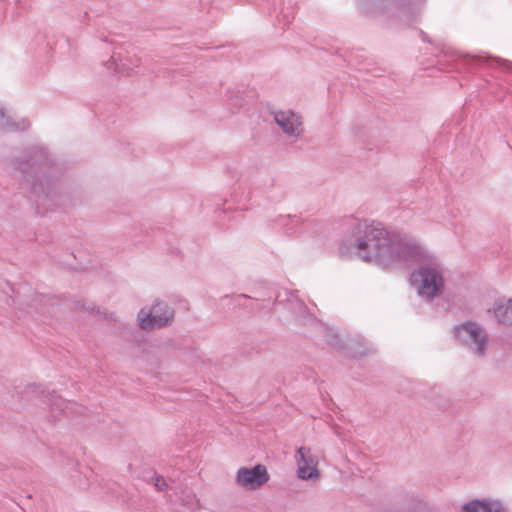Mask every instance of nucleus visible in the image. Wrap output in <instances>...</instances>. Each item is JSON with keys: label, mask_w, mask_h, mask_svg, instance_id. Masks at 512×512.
I'll list each match as a JSON object with an SVG mask.
<instances>
[{"label": "nucleus", "mask_w": 512, "mask_h": 512, "mask_svg": "<svg viewBox=\"0 0 512 512\" xmlns=\"http://www.w3.org/2000/svg\"><path fill=\"white\" fill-rule=\"evenodd\" d=\"M491 64L501 66L503 69L512 70V62L499 58H492L489 60Z\"/></svg>", "instance_id": "nucleus-19"}, {"label": "nucleus", "mask_w": 512, "mask_h": 512, "mask_svg": "<svg viewBox=\"0 0 512 512\" xmlns=\"http://www.w3.org/2000/svg\"><path fill=\"white\" fill-rule=\"evenodd\" d=\"M457 342L478 357H484L489 343L488 334L477 322L467 321L453 329Z\"/></svg>", "instance_id": "nucleus-5"}, {"label": "nucleus", "mask_w": 512, "mask_h": 512, "mask_svg": "<svg viewBox=\"0 0 512 512\" xmlns=\"http://www.w3.org/2000/svg\"><path fill=\"white\" fill-rule=\"evenodd\" d=\"M52 161L46 148L35 145L24 150L20 158L13 159L11 164L27 186L38 197V203L56 197V181L47 174Z\"/></svg>", "instance_id": "nucleus-2"}, {"label": "nucleus", "mask_w": 512, "mask_h": 512, "mask_svg": "<svg viewBox=\"0 0 512 512\" xmlns=\"http://www.w3.org/2000/svg\"><path fill=\"white\" fill-rule=\"evenodd\" d=\"M417 247L421 253L407 259V262L403 265L413 263L419 265L418 269L411 274V285L422 299L430 301L443 291L444 268L439 259L432 255L419 241H417Z\"/></svg>", "instance_id": "nucleus-3"}, {"label": "nucleus", "mask_w": 512, "mask_h": 512, "mask_svg": "<svg viewBox=\"0 0 512 512\" xmlns=\"http://www.w3.org/2000/svg\"><path fill=\"white\" fill-rule=\"evenodd\" d=\"M461 512H506V506L496 498L472 499L461 506Z\"/></svg>", "instance_id": "nucleus-11"}, {"label": "nucleus", "mask_w": 512, "mask_h": 512, "mask_svg": "<svg viewBox=\"0 0 512 512\" xmlns=\"http://www.w3.org/2000/svg\"><path fill=\"white\" fill-rule=\"evenodd\" d=\"M270 474L263 464L254 467H240L236 471L235 484L245 490H258L268 483Z\"/></svg>", "instance_id": "nucleus-8"}, {"label": "nucleus", "mask_w": 512, "mask_h": 512, "mask_svg": "<svg viewBox=\"0 0 512 512\" xmlns=\"http://www.w3.org/2000/svg\"><path fill=\"white\" fill-rule=\"evenodd\" d=\"M49 404L52 412L59 411L69 416L76 409V404L63 399L56 394L49 395Z\"/></svg>", "instance_id": "nucleus-15"}, {"label": "nucleus", "mask_w": 512, "mask_h": 512, "mask_svg": "<svg viewBox=\"0 0 512 512\" xmlns=\"http://www.w3.org/2000/svg\"><path fill=\"white\" fill-rule=\"evenodd\" d=\"M274 224L280 228L286 230V232L293 231L299 223V219L296 215H278L274 220Z\"/></svg>", "instance_id": "nucleus-16"}, {"label": "nucleus", "mask_w": 512, "mask_h": 512, "mask_svg": "<svg viewBox=\"0 0 512 512\" xmlns=\"http://www.w3.org/2000/svg\"><path fill=\"white\" fill-rule=\"evenodd\" d=\"M250 298L245 294H239L233 297V301L237 305H243L245 307H248L244 301L249 300Z\"/></svg>", "instance_id": "nucleus-20"}, {"label": "nucleus", "mask_w": 512, "mask_h": 512, "mask_svg": "<svg viewBox=\"0 0 512 512\" xmlns=\"http://www.w3.org/2000/svg\"><path fill=\"white\" fill-rule=\"evenodd\" d=\"M357 8L364 14L376 16L391 13L410 23L421 15L427 0H355Z\"/></svg>", "instance_id": "nucleus-4"}, {"label": "nucleus", "mask_w": 512, "mask_h": 512, "mask_svg": "<svg viewBox=\"0 0 512 512\" xmlns=\"http://www.w3.org/2000/svg\"><path fill=\"white\" fill-rule=\"evenodd\" d=\"M297 477L301 480H312L319 477L318 459L307 447H300L295 455Z\"/></svg>", "instance_id": "nucleus-10"}, {"label": "nucleus", "mask_w": 512, "mask_h": 512, "mask_svg": "<svg viewBox=\"0 0 512 512\" xmlns=\"http://www.w3.org/2000/svg\"><path fill=\"white\" fill-rule=\"evenodd\" d=\"M273 119L281 131L289 138H298L303 133L302 116L291 109L272 112Z\"/></svg>", "instance_id": "nucleus-9"}, {"label": "nucleus", "mask_w": 512, "mask_h": 512, "mask_svg": "<svg viewBox=\"0 0 512 512\" xmlns=\"http://www.w3.org/2000/svg\"><path fill=\"white\" fill-rule=\"evenodd\" d=\"M491 311L494 317L500 324L512 326V299L511 298H499L497 299Z\"/></svg>", "instance_id": "nucleus-13"}, {"label": "nucleus", "mask_w": 512, "mask_h": 512, "mask_svg": "<svg viewBox=\"0 0 512 512\" xmlns=\"http://www.w3.org/2000/svg\"><path fill=\"white\" fill-rule=\"evenodd\" d=\"M140 64L141 58L137 49L130 44L117 47L106 63L108 69H113L119 74H129L140 67Z\"/></svg>", "instance_id": "nucleus-7"}, {"label": "nucleus", "mask_w": 512, "mask_h": 512, "mask_svg": "<svg viewBox=\"0 0 512 512\" xmlns=\"http://www.w3.org/2000/svg\"><path fill=\"white\" fill-rule=\"evenodd\" d=\"M84 309L89 310V311H94V306L91 304L88 307H84Z\"/></svg>", "instance_id": "nucleus-21"}, {"label": "nucleus", "mask_w": 512, "mask_h": 512, "mask_svg": "<svg viewBox=\"0 0 512 512\" xmlns=\"http://www.w3.org/2000/svg\"><path fill=\"white\" fill-rule=\"evenodd\" d=\"M339 253L382 268L401 266L419 255L417 240L399 232H390L381 223L357 221L339 244Z\"/></svg>", "instance_id": "nucleus-1"}, {"label": "nucleus", "mask_w": 512, "mask_h": 512, "mask_svg": "<svg viewBox=\"0 0 512 512\" xmlns=\"http://www.w3.org/2000/svg\"><path fill=\"white\" fill-rule=\"evenodd\" d=\"M293 19H294V8H286V9L283 8L281 10V13L279 16L280 22H283L284 25H288L293 21Z\"/></svg>", "instance_id": "nucleus-17"}, {"label": "nucleus", "mask_w": 512, "mask_h": 512, "mask_svg": "<svg viewBox=\"0 0 512 512\" xmlns=\"http://www.w3.org/2000/svg\"><path fill=\"white\" fill-rule=\"evenodd\" d=\"M174 319V310L166 302L156 300L150 307L140 309L138 325L143 330L159 329L169 325Z\"/></svg>", "instance_id": "nucleus-6"}, {"label": "nucleus", "mask_w": 512, "mask_h": 512, "mask_svg": "<svg viewBox=\"0 0 512 512\" xmlns=\"http://www.w3.org/2000/svg\"><path fill=\"white\" fill-rule=\"evenodd\" d=\"M30 126V122L21 118L20 120H15L10 113L0 105V130L7 132H15V131H24L28 129Z\"/></svg>", "instance_id": "nucleus-14"}, {"label": "nucleus", "mask_w": 512, "mask_h": 512, "mask_svg": "<svg viewBox=\"0 0 512 512\" xmlns=\"http://www.w3.org/2000/svg\"><path fill=\"white\" fill-rule=\"evenodd\" d=\"M173 494H168L170 501L179 503L189 510L199 508V500L195 492L187 486L178 485L171 488Z\"/></svg>", "instance_id": "nucleus-12"}, {"label": "nucleus", "mask_w": 512, "mask_h": 512, "mask_svg": "<svg viewBox=\"0 0 512 512\" xmlns=\"http://www.w3.org/2000/svg\"><path fill=\"white\" fill-rule=\"evenodd\" d=\"M152 480L158 491H165L169 487L167 481L160 475L154 474Z\"/></svg>", "instance_id": "nucleus-18"}, {"label": "nucleus", "mask_w": 512, "mask_h": 512, "mask_svg": "<svg viewBox=\"0 0 512 512\" xmlns=\"http://www.w3.org/2000/svg\"><path fill=\"white\" fill-rule=\"evenodd\" d=\"M484 56H476L475 59H477L478 61H481V60H484Z\"/></svg>", "instance_id": "nucleus-22"}]
</instances>
